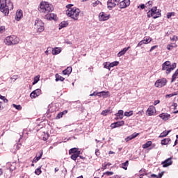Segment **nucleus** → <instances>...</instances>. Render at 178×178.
Segmentation results:
<instances>
[{"label":"nucleus","mask_w":178,"mask_h":178,"mask_svg":"<svg viewBox=\"0 0 178 178\" xmlns=\"http://www.w3.org/2000/svg\"><path fill=\"white\" fill-rule=\"evenodd\" d=\"M79 156H80V154L79 153L72 154H71V159H72V161H76L77 158H79Z\"/></svg>","instance_id":"obj_28"},{"label":"nucleus","mask_w":178,"mask_h":178,"mask_svg":"<svg viewBox=\"0 0 178 178\" xmlns=\"http://www.w3.org/2000/svg\"><path fill=\"white\" fill-rule=\"evenodd\" d=\"M119 2L120 0H108L107 1V6L108 8H115L116 5H119Z\"/></svg>","instance_id":"obj_9"},{"label":"nucleus","mask_w":178,"mask_h":178,"mask_svg":"<svg viewBox=\"0 0 178 178\" xmlns=\"http://www.w3.org/2000/svg\"><path fill=\"white\" fill-rule=\"evenodd\" d=\"M119 65L118 61H114L113 63H108V67H115V66H118Z\"/></svg>","instance_id":"obj_26"},{"label":"nucleus","mask_w":178,"mask_h":178,"mask_svg":"<svg viewBox=\"0 0 178 178\" xmlns=\"http://www.w3.org/2000/svg\"><path fill=\"white\" fill-rule=\"evenodd\" d=\"M173 97H175V95H178V92H174L172 93Z\"/></svg>","instance_id":"obj_62"},{"label":"nucleus","mask_w":178,"mask_h":178,"mask_svg":"<svg viewBox=\"0 0 178 178\" xmlns=\"http://www.w3.org/2000/svg\"><path fill=\"white\" fill-rule=\"evenodd\" d=\"M35 175H38V176L41 175V173H42L41 168H37L35 170Z\"/></svg>","instance_id":"obj_38"},{"label":"nucleus","mask_w":178,"mask_h":178,"mask_svg":"<svg viewBox=\"0 0 178 178\" xmlns=\"http://www.w3.org/2000/svg\"><path fill=\"white\" fill-rule=\"evenodd\" d=\"M167 83H168V81L166 80V79L163 78L157 80L154 86L155 87H158L159 88H162V87H165V86H166Z\"/></svg>","instance_id":"obj_8"},{"label":"nucleus","mask_w":178,"mask_h":178,"mask_svg":"<svg viewBox=\"0 0 178 178\" xmlns=\"http://www.w3.org/2000/svg\"><path fill=\"white\" fill-rule=\"evenodd\" d=\"M170 141V138H164L161 140V145H168V144H169Z\"/></svg>","instance_id":"obj_22"},{"label":"nucleus","mask_w":178,"mask_h":178,"mask_svg":"<svg viewBox=\"0 0 178 178\" xmlns=\"http://www.w3.org/2000/svg\"><path fill=\"white\" fill-rule=\"evenodd\" d=\"M3 102H4L5 104H8V99H6V97H3Z\"/></svg>","instance_id":"obj_55"},{"label":"nucleus","mask_w":178,"mask_h":178,"mask_svg":"<svg viewBox=\"0 0 178 178\" xmlns=\"http://www.w3.org/2000/svg\"><path fill=\"white\" fill-rule=\"evenodd\" d=\"M143 41L144 42V44H149V42H151L152 40L151 38H146L143 40Z\"/></svg>","instance_id":"obj_37"},{"label":"nucleus","mask_w":178,"mask_h":178,"mask_svg":"<svg viewBox=\"0 0 178 178\" xmlns=\"http://www.w3.org/2000/svg\"><path fill=\"white\" fill-rule=\"evenodd\" d=\"M99 3H101V2L99 0H97L95 2L92 3V6L95 8V6H97V5H99Z\"/></svg>","instance_id":"obj_40"},{"label":"nucleus","mask_w":178,"mask_h":178,"mask_svg":"<svg viewBox=\"0 0 178 178\" xmlns=\"http://www.w3.org/2000/svg\"><path fill=\"white\" fill-rule=\"evenodd\" d=\"M104 68H105V69H108V70H110L109 63H108V62L104 63Z\"/></svg>","instance_id":"obj_41"},{"label":"nucleus","mask_w":178,"mask_h":178,"mask_svg":"<svg viewBox=\"0 0 178 178\" xmlns=\"http://www.w3.org/2000/svg\"><path fill=\"white\" fill-rule=\"evenodd\" d=\"M174 15H175V13H168L167 15V18L170 19V17H172V16H173Z\"/></svg>","instance_id":"obj_42"},{"label":"nucleus","mask_w":178,"mask_h":178,"mask_svg":"<svg viewBox=\"0 0 178 178\" xmlns=\"http://www.w3.org/2000/svg\"><path fill=\"white\" fill-rule=\"evenodd\" d=\"M38 10L41 13H44L47 19H49V20H56V15L54 13L49 14L50 12L54 10V6L47 2H41Z\"/></svg>","instance_id":"obj_1"},{"label":"nucleus","mask_w":178,"mask_h":178,"mask_svg":"<svg viewBox=\"0 0 178 178\" xmlns=\"http://www.w3.org/2000/svg\"><path fill=\"white\" fill-rule=\"evenodd\" d=\"M123 110L118 111V113L115 114L116 118L115 120H118V119H123Z\"/></svg>","instance_id":"obj_19"},{"label":"nucleus","mask_w":178,"mask_h":178,"mask_svg":"<svg viewBox=\"0 0 178 178\" xmlns=\"http://www.w3.org/2000/svg\"><path fill=\"white\" fill-rule=\"evenodd\" d=\"M172 158H168L165 161H163L161 163V165H163V168H168V166H170L172 165Z\"/></svg>","instance_id":"obj_13"},{"label":"nucleus","mask_w":178,"mask_h":178,"mask_svg":"<svg viewBox=\"0 0 178 178\" xmlns=\"http://www.w3.org/2000/svg\"><path fill=\"white\" fill-rule=\"evenodd\" d=\"M154 111H155V107H154V106H150L148 108L146 113H147V115H148V116H152V115H154Z\"/></svg>","instance_id":"obj_15"},{"label":"nucleus","mask_w":178,"mask_h":178,"mask_svg":"<svg viewBox=\"0 0 178 178\" xmlns=\"http://www.w3.org/2000/svg\"><path fill=\"white\" fill-rule=\"evenodd\" d=\"M157 47L158 46H156V45L152 47L151 49H150V52H152V51H154V49H155V48H157Z\"/></svg>","instance_id":"obj_56"},{"label":"nucleus","mask_w":178,"mask_h":178,"mask_svg":"<svg viewBox=\"0 0 178 178\" xmlns=\"http://www.w3.org/2000/svg\"><path fill=\"white\" fill-rule=\"evenodd\" d=\"M110 17H111V15H106V14H105V13L102 12L99 13V19L100 20V22H105V21L108 20Z\"/></svg>","instance_id":"obj_10"},{"label":"nucleus","mask_w":178,"mask_h":178,"mask_svg":"<svg viewBox=\"0 0 178 178\" xmlns=\"http://www.w3.org/2000/svg\"><path fill=\"white\" fill-rule=\"evenodd\" d=\"M129 49H130V47L124 48L122 51H120L118 54V58H120V56H123V55H124V54H126V52H127V51H129Z\"/></svg>","instance_id":"obj_18"},{"label":"nucleus","mask_w":178,"mask_h":178,"mask_svg":"<svg viewBox=\"0 0 178 178\" xmlns=\"http://www.w3.org/2000/svg\"><path fill=\"white\" fill-rule=\"evenodd\" d=\"M13 10V3L10 0H0V10L6 16L9 10Z\"/></svg>","instance_id":"obj_2"},{"label":"nucleus","mask_w":178,"mask_h":178,"mask_svg":"<svg viewBox=\"0 0 178 178\" xmlns=\"http://www.w3.org/2000/svg\"><path fill=\"white\" fill-rule=\"evenodd\" d=\"M163 175H165L164 171H163L160 174H159V176L156 178H162V176H163Z\"/></svg>","instance_id":"obj_48"},{"label":"nucleus","mask_w":178,"mask_h":178,"mask_svg":"<svg viewBox=\"0 0 178 178\" xmlns=\"http://www.w3.org/2000/svg\"><path fill=\"white\" fill-rule=\"evenodd\" d=\"M138 136H140V134L135 132L131 135V138H132L133 140L134 138H136V137H137Z\"/></svg>","instance_id":"obj_35"},{"label":"nucleus","mask_w":178,"mask_h":178,"mask_svg":"<svg viewBox=\"0 0 178 178\" xmlns=\"http://www.w3.org/2000/svg\"><path fill=\"white\" fill-rule=\"evenodd\" d=\"M67 22H62L60 24H59V30H62V29L66 27L67 26Z\"/></svg>","instance_id":"obj_27"},{"label":"nucleus","mask_w":178,"mask_h":178,"mask_svg":"<svg viewBox=\"0 0 178 178\" xmlns=\"http://www.w3.org/2000/svg\"><path fill=\"white\" fill-rule=\"evenodd\" d=\"M115 125L117 127H120L122 126H124V121H118L115 122Z\"/></svg>","instance_id":"obj_30"},{"label":"nucleus","mask_w":178,"mask_h":178,"mask_svg":"<svg viewBox=\"0 0 178 178\" xmlns=\"http://www.w3.org/2000/svg\"><path fill=\"white\" fill-rule=\"evenodd\" d=\"M62 116H63V113H59L56 118V119H60Z\"/></svg>","instance_id":"obj_46"},{"label":"nucleus","mask_w":178,"mask_h":178,"mask_svg":"<svg viewBox=\"0 0 178 178\" xmlns=\"http://www.w3.org/2000/svg\"><path fill=\"white\" fill-rule=\"evenodd\" d=\"M159 117L161 119H163V120H169V119H170V114L163 113L159 115Z\"/></svg>","instance_id":"obj_16"},{"label":"nucleus","mask_w":178,"mask_h":178,"mask_svg":"<svg viewBox=\"0 0 178 178\" xmlns=\"http://www.w3.org/2000/svg\"><path fill=\"white\" fill-rule=\"evenodd\" d=\"M176 69V63H173L172 65L170 64V61H165L162 65V70H165L166 74H169L172 70H175Z\"/></svg>","instance_id":"obj_4"},{"label":"nucleus","mask_w":178,"mask_h":178,"mask_svg":"<svg viewBox=\"0 0 178 178\" xmlns=\"http://www.w3.org/2000/svg\"><path fill=\"white\" fill-rule=\"evenodd\" d=\"M146 6L151 8V6H152V1H149L147 3H146Z\"/></svg>","instance_id":"obj_43"},{"label":"nucleus","mask_w":178,"mask_h":178,"mask_svg":"<svg viewBox=\"0 0 178 178\" xmlns=\"http://www.w3.org/2000/svg\"><path fill=\"white\" fill-rule=\"evenodd\" d=\"M95 95H98V93H96L95 92H94L93 93L90 95V97H94Z\"/></svg>","instance_id":"obj_57"},{"label":"nucleus","mask_w":178,"mask_h":178,"mask_svg":"<svg viewBox=\"0 0 178 178\" xmlns=\"http://www.w3.org/2000/svg\"><path fill=\"white\" fill-rule=\"evenodd\" d=\"M108 113H111L110 109H106L102 112V115H103V116H106L108 115Z\"/></svg>","instance_id":"obj_32"},{"label":"nucleus","mask_w":178,"mask_h":178,"mask_svg":"<svg viewBox=\"0 0 178 178\" xmlns=\"http://www.w3.org/2000/svg\"><path fill=\"white\" fill-rule=\"evenodd\" d=\"M10 80H13V81H16L17 80V75H14L10 78Z\"/></svg>","instance_id":"obj_45"},{"label":"nucleus","mask_w":178,"mask_h":178,"mask_svg":"<svg viewBox=\"0 0 178 178\" xmlns=\"http://www.w3.org/2000/svg\"><path fill=\"white\" fill-rule=\"evenodd\" d=\"M171 48H173V47H172L169 44L167 46V49H168V51H170Z\"/></svg>","instance_id":"obj_59"},{"label":"nucleus","mask_w":178,"mask_h":178,"mask_svg":"<svg viewBox=\"0 0 178 178\" xmlns=\"http://www.w3.org/2000/svg\"><path fill=\"white\" fill-rule=\"evenodd\" d=\"M72 67H67L66 70H64L63 71V74H64L65 76H69V74H70V73H72Z\"/></svg>","instance_id":"obj_20"},{"label":"nucleus","mask_w":178,"mask_h":178,"mask_svg":"<svg viewBox=\"0 0 178 178\" xmlns=\"http://www.w3.org/2000/svg\"><path fill=\"white\" fill-rule=\"evenodd\" d=\"M72 154H81V152L79 150V148H72L69 150V154L72 155Z\"/></svg>","instance_id":"obj_17"},{"label":"nucleus","mask_w":178,"mask_h":178,"mask_svg":"<svg viewBox=\"0 0 178 178\" xmlns=\"http://www.w3.org/2000/svg\"><path fill=\"white\" fill-rule=\"evenodd\" d=\"M61 50L59 48H56L52 50L51 53L53 55H58V54H60Z\"/></svg>","instance_id":"obj_24"},{"label":"nucleus","mask_w":178,"mask_h":178,"mask_svg":"<svg viewBox=\"0 0 178 178\" xmlns=\"http://www.w3.org/2000/svg\"><path fill=\"white\" fill-rule=\"evenodd\" d=\"M104 175H106V176H112L113 175V172L107 171L104 173Z\"/></svg>","instance_id":"obj_44"},{"label":"nucleus","mask_w":178,"mask_h":178,"mask_svg":"<svg viewBox=\"0 0 178 178\" xmlns=\"http://www.w3.org/2000/svg\"><path fill=\"white\" fill-rule=\"evenodd\" d=\"M5 31V26H0V33H3Z\"/></svg>","instance_id":"obj_51"},{"label":"nucleus","mask_w":178,"mask_h":178,"mask_svg":"<svg viewBox=\"0 0 178 178\" xmlns=\"http://www.w3.org/2000/svg\"><path fill=\"white\" fill-rule=\"evenodd\" d=\"M20 40L16 35H10L6 38L5 43L6 45H16L18 42H19Z\"/></svg>","instance_id":"obj_6"},{"label":"nucleus","mask_w":178,"mask_h":178,"mask_svg":"<svg viewBox=\"0 0 178 178\" xmlns=\"http://www.w3.org/2000/svg\"><path fill=\"white\" fill-rule=\"evenodd\" d=\"M22 17H23V10H17L15 14V20L19 22V20H20V19H22Z\"/></svg>","instance_id":"obj_14"},{"label":"nucleus","mask_w":178,"mask_h":178,"mask_svg":"<svg viewBox=\"0 0 178 178\" xmlns=\"http://www.w3.org/2000/svg\"><path fill=\"white\" fill-rule=\"evenodd\" d=\"M41 156H42V150L40 152L38 156H35L33 159V162H38V161H40V159H41Z\"/></svg>","instance_id":"obj_21"},{"label":"nucleus","mask_w":178,"mask_h":178,"mask_svg":"<svg viewBox=\"0 0 178 178\" xmlns=\"http://www.w3.org/2000/svg\"><path fill=\"white\" fill-rule=\"evenodd\" d=\"M152 144V141H147L146 143H145L144 145H143V148L144 149H147V148L151 147Z\"/></svg>","instance_id":"obj_23"},{"label":"nucleus","mask_w":178,"mask_h":178,"mask_svg":"<svg viewBox=\"0 0 178 178\" xmlns=\"http://www.w3.org/2000/svg\"><path fill=\"white\" fill-rule=\"evenodd\" d=\"M133 140L132 138H131V136H128V137H127L126 138H125V141L127 143V142H129V141H130V140Z\"/></svg>","instance_id":"obj_49"},{"label":"nucleus","mask_w":178,"mask_h":178,"mask_svg":"<svg viewBox=\"0 0 178 178\" xmlns=\"http://www.w3.org/2000/svg\"><path fill=\"white\" fill-rule=\"evenodd\" d=\"M128 166H129V161H127L126 162L122 164V169H124V170H127Z\"/></svg>","instance_id":"obj_31"},{"label":"nucleus","mask_w":178,"mask_h":178,"mask_svg":"<svg viewBox=\"0 0 178 178\" xmlns=\"http://www.w3.org/2000/svg\"><path fill=\"white\" fill-rule=\"evenodd\" d=\"M13 106L15 108V109H17V111H21L22 109V106L20 105L13 104Z\"/></svg>","instance_id":"obj_36"},{"label":"nucleus","mask_w":178,"mask_h":178,"mask_svg":"<svg viewBox=\"0 0 178 178\" xmlns=\"http://www.w3.org/2000/svg\"><path fill=\"white\" fill-rule=\"evenodd\" d=\"M98 97H105L106 95V93L103 91L97 93Z\"/></svg>","instance_id":"obj_39"},{"label":"nucleus","mask_w":178,"mask_h":178,"mask_svg":"<svg viewBox=\"0 0 178 178\" xmlns=\"http://www.w3.org/2000/svg\"><path fill=\"white\" fill-rule=\"evenodd\" d=\"M35 27L38 30V33H42L44 30V22L40 19H37L35 21Z\"/></svg>","instance_id":"obj_7"},{"label":"nucleus","mask_w":178,"mask_h":178,"mask_svg":"<svg viewBox=\"0 0 178 178\" xmlns=\"http://www.w3.org/2000/svg\"><path fill=\"white\" fill-rule=\"evenodd\" d=\"M174 76H177L178 75V69L175 71V72L173 74Z\"/></svg>","instance_id":"obj_61"},{"label":"nucleus","mask_w":178,"mask_h":178,"mask_svg":"<svg viewBox=\"0 0 178 178\" xmlns=\"http://www.w3.org/2000/svg\"><path fill=\"white\" fill-rule=\"evenodd\" d=\"M143 44H145V43H144V41L142 40V41H140V42H138L137 47H141V45H143Z\"/></svg>","instance_id":"obj_52"},{"label":"nucleus","mask_w":178,"mask_h":178,"mask_svg":"<svg viewBox=\"0 0 178 178\" xmlns=\"http://www.w3.org/2000/svg\"><path fill=\"white\" fill-rule=\"evenodd\" d=\"M132 115H133V111H129V112L126 111L124 113V116H127V118H129L130 116H132Z\"/></svg>","instance_id":"obj_34"},{"label":"nucleus","mask_w":178,"mask_h":178,"mask_svg":"<svg viewBox=\"0 0 178 178\" xmlns=\"http://www.w3.org/2000/svg\"><path fill=\"white\" fill-rule=\"evenodd\" d=\"M172 97H173V95L172 93L165 95V98H172Z\"/></svg>","instance_id":"obj_54"},{"label":"nucleus","mask_w":178,"mask_h":178,"mask_svg":"<svg viewBox=\"0 0 178 178\" xmlns=\"http://www.w3.org/2000/svg\"><path fill=\"white\" fill-rule=\"evenodd\" d=\"M127 6H130V0H123L120 2V9H124L127 8Z\"/></svg>","instance_id":"obj_11"},{"label":"nucleus","mask_w":178,"mask_h":178,"mask_svg":"<svg viewBox=\"0 0 178 178\" xmlns=\"http://www.w3.org/2000/svg\"><path fill=\"white\" fill-rule=\"evenodd\" d=\"M170 133V131H165L163 133H161L159 136L160 138H162L163 137H166V136H168V134H169Z\"/></svg>","instance_id":"obj_29"},{"label":"nucleus","mask_w":178,"mask_h":178,"mask_svg":"<svg viewBox=\"0 0 178 178\" xmlns=\"http://www.w3.org/2000/svg\"><path fill=\"white\" fill-rule=\"evenodd\" d=\"M65 80V78L60 76L58 74H56V81H63Z\"/></svg>","instance_id":"obj_25"},{"label":"nucleus","mask_w":178,"mask_h":178,"mask_svg":"<svg viewBox=\"0 0 178 178\" xmlns=\"http://www.w3.org/2000/svg\"><path fill=\"white\" fill-rule=\"evenodd\" d=\"M159 102H161V101H159V100H156V101H154V105H158V104H159Z\"/></svg>","instance_id":"obj_58"},{"label":"nucleus","mask_w":178,"mask_h":178,"mask_svg":"<svg viewBox=\"0 0 178 178\" xmlns=\"http://www.w3.org/2000/svg\"><path fill=\"white\" fill-rule=\"evenodd\" d=\"M40 94H41V90L36 89L31 93L30 97H31V98H37V97H38V95H40Z\"/></svg>","instance_id":"obj_12"},{"label":"nucleus","mask_w":178,"mask_h":178,"mask_svg":"<svg viewBox=\"0 0 178 178\" xmlns=\"http://www.w3.org/2000/svg\"><path fill=\"white\" fill-rule=\"evenodd\" d=\"M172 106H174L175 109H176V108H177V103H174Z\"/></svg>","instance_id":"obj_60"},{"label":"nucleus","mask_w":178,"mask_h":178,"mask_svg":"<svg viewBox=\"0 0 178 178\" xmlns=\"http://www.w3.org/2000/svg\"><path fill=\"white\" fill-rule=\"evenodd\" d=\"M95 155H96V156H99V149H97L95 150Z\"/></svg>","instance_id":"obj_53"},{"label":"nucleus","mask_w":178,"mask_h":178,"mask_svg":"<svg viewBox=\"0 0 178 178\" xmlns=\"http://www.w3.org/2000/svg\"><path fill=\"white\" fill-rule=\"evenodd\" d=\"M147 17H153V19H158V17H161L162 15L161 14V10L157 8V7H153L149 10L147 13Z\"/></svg>","instance_id":"obj_5"},{"label":"nucleus","mask_w":178,"mask_h":178,"mask_svg":"<svg viewBox=\"0 0 178 178\" xmlns=\"http://www.w3.org/2000/svg\"><path fill=\"white\" fill-rule=\"evenodd\" d=\"M72 6H73V5L72 4H69L67 6L68 10L66 11V15L74 20H78L79 16L80 15V9L76 8H72Z\"/></svg>","instance_id":"obj_3"},{"label":"nucleus","mask_w":178,"mask_h":178,"mask_svg":"<svg viewBox=\"0 0 178 178\" xmlns=\"http://www.w3.org/2000/svg\"><path fill=\"white\" fill-rule=\"evenodd\" d=\"M177 78V76L176 75L173 74L172 76L171 83L175 82V81L176 80Z\"/></svg>","instance_id":"obj_47"},{"label":"nucleus","mask_w":178,"mask_h":178,"mask_svg":"<svg viewBox=\"0 0 178 178\" xmlns=\"http://www.w3.org/2000/svg\"><path fill=\"white\" fill-rule=\"evenodd\" d=\"M111 129H116V122H114V123H112L111 124Z\"/></svg>","instance_id":"obj_50"},{"label":"nucleus","mask_w":178,"mask_h":178,"mask_svg":"<svg viewBox=\"0 0 178 178\" xmlns=\"http://www.w3.org/2000/svg\"><path fill=\"white\" fill-rule=\"evenodd\" d=\"M151 177H156V178H157L158 175L152 174V175H151Z\"/></svg>","instance_id":"obj_64"},{"label":"nucleus","mask_w":178,"mask_h":178,"mask_svg":"<svg viewBox=\"0 0 178 178\" xmlns=\"http://www.w3.org/2000/svg\"><path fill=\"white\" fill-rule=\"evenodd\" d=\"M140 8H141V9H145V5L141 4V5H140Z\"/></svg>","instance_id":"obj_63"},{"label":"nucleus","mask_w":178,"mask_h":178,"mask_svg":"<svg viewBox=\"0 0 178 178\" xmlns=\"http://www.w3.org/2000/svg\"><path fill=\"white\" fill-rule=\"evenodd\" d=\"M38 81H40V76H36L34 78V81L33 82V86H34L35 84H37L38 83Z\"/></svg>","instance_id":"obj_33"}]
</instances>
